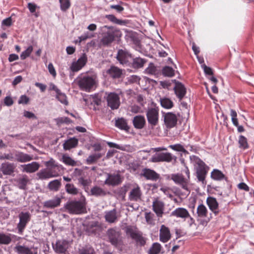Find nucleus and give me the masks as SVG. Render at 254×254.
Instances as JSON below:
<instances>
[{
  "instance_id": "obj_46",
  "label": "nucleus",
  "mask_w": 254,
  "mask_h": 254,
  "mask_svg": "<svg viewBox=\"0 0 254 254\" xmlns=\"http://www.w3.org/2000/svg\"><path fill=\"white\" fill-rule=\"evenodd\" d=\"M60 9L62 11L65 12L68 10L70 6V0H59Z\"/></svg>"
},
{
  "instance_id": "obj_52",
  "label": "nucleus",
  "mask_w": 254,
  "mask_h": 254,
  "mask_svg": "<svg viewBox=\"0 0 254 254\" xmlns=\"http://www.w3.org/2000/svg\"><path fill=\"white\" fill-rule=\"evenodd\" d=\"M169 147L177 151L182 152L184 153H188V151L185 149L184 146L180 144L170 145H169Z\"/></svg>"
},
{
  "instance_id": "obj_51",
  "label": "nucleus",
  "mask_w": 254,
  "mask_h": 254,
  "mask_svg": "<svg viewBox=\"0 0 254 254\" xmlns=\"http://www.w3.org/2000/svg\"><path fill=\"white\" fill-rule=\"evenodd\" d=\"M33 50V48L32 46H29L24 51L22 52L21 54V59L23 60L28 57L32 52Z\"/></svg>"
},
{
  "instance_id": "obj_6",
  "label": "nucleus",
  "mask_w": 254,
  "mask_h": 254,
  "mask_svg": "<svg viewBox=\"0 0 254 254\" xmlns=\"http://www.w3.org/2000/svg\"><path fill=\"white\" fill-rule=\"evenodd\" d=\"M19 221L17 225L18 233L22 234L27 224L30 221L31 214L29 212H21L18 215Z\"/></svg>"
},
{
  "instance_id": "obj_42",
  "label": "nucleus",
  "mask_w": 254,
  "mask_h": 254,
  "mask_svg": "<svg viewBox=\"0 0 254 254\" xmlns=\"http://www.w3.org/2000/svg\"><path fill=\"white\" fill-rule=\"evenodd\" d=\"M66 191L72 195H76L79 193L78 189L72 184H66L65 186Z\"/></svg>"
},
{
  "instance_id": "obj_21",
  "label": "nucleus",
  "mask_w": 254,
  "mask_h": 254,
  "mask_svg": "<svg viewBox=\"0 0 254 254\" xmlns=\"http://www.w3.org/2000/svg\"><path fill=\"white\" fill-rule=\"evenodd\" d=\"M15 161L20 163L30 162L33 159V156L19 151H14Z\"/></svg>"
},
{
  "instance_id": "obj_11",
  "label": "nucleus",
  "mask_w": 254,
  "mask_h": 254,
  "mask_svg": "<svg viewBox=\"0 0 254 254\" xmlns=\"http://www.w3.org/2000/svg\"><path fill=\"white\" fill-rule=\"evenodd\" d=\"M14 250L17 254H37V249L34 247H28L17 244L14 247Z\"/></svg>"
},
{
  "instance_id": "obj_34",
  "label": "nucleus",
  "mask_w": 254,
  "mask_h": 254,
  "mask_svg": "<svg viewBox=\"0 0 254 254\" xmlns=\"http://www.w3.org/2000/svg\"><path fill=\"white\" fill-rule=\"evenodd\" d=\"M159 101L161 107L164 109H170L174 106L173 102L169 98H160Z\"/></svg>"
},
{
  "instance_id": "obj_45",
  "label": "nucleus",
  "mask_w": 254,
  "mask_h": 254,
  "mask_svg": "<svg viewBox=\"0 0 254 254\" xmlns=\"http://www.w3.org/2000/svg\"><path fill=\"white\" fill-rule=\"evenodd\" d=\"M211 177L214 180L219 181L224 178V175L220 171L214 169L211 173Z\"/></svg>"
},
{
  "instance_id": "obj_19",
  "label": "nucleus",
  "mask_w": 254,
  "mask_h": 254,
  "mask_svg": "<svg viewBox=\"0 0 254 254\" xmlns=\"http://www.w3.org/2000/svg\"><path fill=\"white\" fill-rule=\"evenodd\" d=\"M164 203L158 199L154 200L152 203L153 210L158 217H161L164 213Z\"/></svg>"
},
{
  "instance_id": "obj_61",
  "label": "nucleus",
  "mask_w": 254,
  "mask_h": 254,
  "mask_svg": "<svg viewBox=\"0 0 254 254\" xmlns=\"http://www.w3.org/2000/svg\"><path fill=\"white\" fill-rule=\"evenodd\" d=\"M201 67L203 69L204 73L208 75H212L213 72L212 69L206 66L205 64H201Z\"/></svg>"
},
{
  "instance_id": "obj_12",
  "label": "nucleus",
  "mask_w": 254,
  "mask_h": 254,
  "mask_svg": "<svg viewBox=\"0 0 254 254\" xmlns=\"http://www.w3.org/2000/svg\"><path fill=\"white\" fill-rule=\"evenodd\" d=\"M206 202L210 210L215 216L218 215L220 212V209L216 199L213 197L209 196L207 198Z\"/></svg>"
},
{
  "instance_id": "obj_18",
  "label": "nucleus",
  "mask_w": 254,
  "mask_h": 254,
  "mask_svg": "<svg viewBox=\"0 0 254 254\" xmlns=\"http://www.w3.org/2000/svg\"><path fill=\"white\" fill-rule=\"evenodd\" d=\"M170 216L186 220L190 216L188 210L183 207H178L171 212Z\"/></svg>"
},
{
  "instance_id": "obj_24",
  "label": "nucleus",
  "mask_w": 254,
  "mask_h": 254,
  "mask_svg": "<svg viewBox=\"0 0 254 254\" xmlns=\"http://www.w3.org/2000/svg\"><path fill=\"white\" fill-rule=\"evenodd\" d=\"M104 217L107 222L109 223H116L118 219L119 215L116 209L105 212Z\"/></svg>"
},
{
  "instance_id": "obj_55",
  "label": "nucleus",
  "mask_w": 254,
  "mask_h": 254,
  "mask_svg": "<svg viewBox=\"0 0 254 254\" xmlns=\"http://www.w3.org/2000/svg\"><path fill=\"white\" fill-rule=\"evenodd\" d=\"M153 217L154 214L151 212L145 213V218L148 224H154Z\"/></svg>"
},
{
  "instance_id": "obj_50",
  "label": "nucleus",
  "mask_w": 254,
  "mask_h": 254,
  "mask_svg": "<svg viewBox=\"0 0 254 254\" xmlns=\"http://www.w3.org/2000/svg\"><path fill=\"white\" fill-rule=\"evenodd\" d=\"M56 98L61 103L65 105L68 104V102L65 94L61 92V91L57 94Z\"/></svg>"
},
{
  "instance_id": "obj_14",
  "label": "nucleus",
  "mask_w": 254,
  "mask_h": 254,
  "mask_svg": "<svg viewBox=\"0 0 254 254\" xmlns=\"http://www.w3.org/2000/svg\"><path fill=\"white\" fill-rule=\"evenodd\" d=\"M40 167V164L37 162H32L30 163L21 165L22 172L26 173H33L38 171Z\"/></svg>"
},
{
  "instance_id": "obj_29",
  "label": "nucleus",
  "mask_w": 254,
  "mask_h": 254,
  "mask_svg": "<svg viewBox=\"0 0 254 254\" xmlns=\"http://www.w3.org/2000/svg\"><path fill=\"white\" fill-rule=\"evenodd\" d=\"M132 123L135 128L142 129L145 125L146 121L144 116L137 115L133 118Z\"/></svg>"
},
{
  "instance_id": "obj_44",
  "label": "nucleus",
  "mask_w": 254,
  "mask_h": 254,
  "mask_svg": "<svg viewBox=\"0 0 254 254\" xmlns=\"http://www.w3.org/2000/svg\"><path fill=\"white\" fill-rule=\"evenodd\" d=\"M62 161L66 165L74 166L76 165V162L70 157L66 154H64L62 156Z\"/></svg>"
},
{
  "instance_id": "obj_5",
  "label": "nucleus",
  "mask_w": 254,
  "mask_h": 254,
  "mask_svg": "<svg viewBox=\"0 0 254 254\" xmlns=\"http://www.w3.org/2000/svg\"><path fill=\"white\" fill-rule=\"evenodd\" d=\"M127 236H129L136 243L137 246H143L146 243V239L136 228L128 226L126 228Z\"/></svg>"
},
{
  "instance_id": "obj_58",
  "label": "nucleus",
  "mask_w": 254,
  "mask_h": 254,
  "mask_svg": "<svg viewBox=\"0 0 254 254\" xmlns=\"http://www.w3.org/2000/svg\"><path fill=\"white\" fill-rule=\"evenodd\" d=\"M1 159H7L10 161H15L14 151L7 154H4Z\"/></svg>"
},
{
  "instance_id": "obj_39",
  "label": "nucleus",
  "mask_w": 254,
  "mask_h": 254,
  "mask_svg": "<svg viewBox=\"0 0 254 254\" xmlns=\"http://www.w3.org/2000/svg\"><path fill=\"white\" fill-rule=\"evenodd\" d=\"M146 60L139 57L132 58L131 64L134 68L142 67L145 63Z\"/></svg>"
},
{
  "instance_id": "obj_15",
  "label": "nucleus",
  "mask_w": 254,
  "mask_h": 254,
  "mask_svg": "<svg viewBox=\"0 0 254 254\" xmlns=\"http://www.w3.org/2000/svg\"><path fill=\"white\" fill-rule=\"evenodd\" d=\"M163 117L165 124L168 128H172L176 125L177 117L175 114L169 112L164 113Z\"/></svg>"
},
{
  "instance_id": "obj_33",
  "label": "nucleus",
  "mask_w": 254,
  "mask_h": 254,
  "mask_svg": "<svg viewBox=\"0 0 254 254\" xmlns=\"http://www.w3.org/2000/svg\"><path fill=\"white\" fill-rule=\"evenodd\" d=\"M107 72L113 78H119L122 74V70L115 66H111Z\"/></svg>"
},
{
  "instance_id": "obj_54",
  "label": "nucleus",
  "mask_w": 254,
  "mask_h": 254,
  "mask_svg": "<svg viewBox=\"0 0 254 254\" xmlns=\"http://www.w3.org/2000/svg\"><path fill=\"white\" fill-rule=\"evenodd\" d=\"M78 182L85 189L86 187H88L91 181L89 179H84L83 177H80L78 179Z\"/></svg>"
},
{
  "instance_id": "obj_41",
  "label": "nucleus",
  "mask_w": 254,
  "mask_h": 254,
  "mask_svg": "<svg viewBox=\"0 0 254 254\" xmlns=\"http://www.w3.org/2000/svg\"><path fill=\"white\" fill-rule=\"evenodd\" d=\"M115 126L121 129L127 130L129 129L126 121L122 118L116 121Z\"/></svg>"
},
{
  "instance_id": "obj_8",
  "label": "nucleus",
  "mask_w": 254,
  "mask_h": 254,
  "mask_svg": "<svg viewBox=\"0 0 254 254\" xmlns=\"http://www.w3.org/2000/svg\"><path fill=\"white\" fill-rule=\"evenodd\" d=\"M176 157L169 152L156 153L151 158L152 162H171L173 160H175Z\"/></svg>"
},
{
  "instance_id": "obj_4",
  "label": "nucleus",
  "mask_w": 254,
  "mask_h": 254,
  "mask_svg": "<svg viewBox=\"0 0 254 254\" xmlns=\"http://www.w3.org/2000/svg\"><path fill=\"white\" fill-rule=\"evenodd\" d=\"M105 29L102 34L101 39V44L104 46H108L115 39L116 37H120L121 32L118 28L108 26H104Z\"/></svg>"
},
{
  "instance_id": "obj_30",
  "label": "nucleus",
  "mask_w": 254,
  "mask_h": 254,
  "mask_svg": "<svg viewBox=\"0 0 254 254\" xmlns=\"http://www.w3.org/2000/svg\"><path fill=\"white\" fill-rule=\"evenodd\" d=\"M142 175L147 180L156 181L159 178V175L154 171L149 169H144L142 171Z\"/></svg>"
},
{
  "instance_id": "obj_35",
  "label": "nucleus",
  "mask_w": 254,
  "mask_h": 254,
  "mask_svg": "<svg viewBox=\"0 0 254 254\" xmlns=\"http://www.w3.org/2000/svg\"><path fill=\"white\" fill-rule=\"evenodd\" d=\"M106 194L105 190L98 186H95L90 190V195L96 197L104 196Z\"/></svg>"
},
{
  "instance_id": "obj_48",
  "label": "nucleus",
  "mask_w": 254,
  "mask_h": 254,
  "mask_svg": "<svg viewBox=\"0 0 254 254\" xmlns=\"http://www.w3.org/2000/svg\"><path fill=\"white\" fill-rule=\"evenodd\" d=\"M60 167V166L58 165V166L47 168L52 178L57 177L59 176Z\"/></svg>"
},
{
  "instance_id": "obj_49",
  "label": "nucleus",
  "mask_w": 254,
  "mask_h": 254,
  "mask_svg": "<svg viewBox=\"0 0 254 254\" xmlns=\"http://www.w3.org/2000/svg\"><path fill=\"white\" fill-rule=\"evenodd\" d=\"M162 73L164 76L172 77L174 75V70L172 67L166 66L163 68Z\"/></svg>"
},
{
  "instance_id": "obj_36",
  "label": "nucleus",
  "mask_w": 254,
  "mask_h": 254,
  "mask_svg": "<svg viewBox=\"0 0 254 254\" xmlns=\"http://www.w3.org/2000/svg\"><path fill=\"white\" fill-rule=\"evenodd\" d=\"M162 250H163V248L160 244L159 243H154L149 249L148 254H159L160 253H163V252H161Z\"/></svg>"
},
{
  "instance_id": "obj_47",
  "label": "nucleus",
  "mask_w": 254,
  "mask_h": 254,
  "mask_svg": "<svg viewBox=\"0 0 254 254\" xmlns=\"http://www.w3.org/2000/svg\"><path fill=\"white\" fill-rule=\"evenodd\" d=\"M10 234L6 235L3 233H0V244L8 245L11 241Z\"/></svg>"
},
{
  "instance_id": "obj_27",
  "label": "nucleus",
  "mask_w": 254,
  "mask_h": 254,
  "mask_svg": "<svg viewBox=\"0 0 254 254\" xmlns=\"http://www.w3.org/2000/svg\"><path fill=\"white\" fill-rule=\"evenodd\" d=\"M121 182L120 176L119 174H107L105 184L110 186H116Z\"/></svg>"
},
{
  "instance_id": "obj_59",
  "label": "nucleus",
  "mask_w": 254,
  "mask_h": 254,
  "mask_svg": "<svg viewBox=\"0 0 254 254\" xmlns=\"http://www.w3.org/2000/svg\"><path fill=\"white\" fill-rule=\"evenodd\" d=\"M27 7L29 9L30 12L32 13L35 12L36 9L39 8L37 4L32 2L28 3Z\"/></svg>"
},
{
  "instance_id": "obj_60",
  "label": "nucleus",
  "mask_w": 254,
  "mask_h": 254,
  "mask_svg": "<svg viewBox=\"0 0 254 254\" xmlns=\"http://www.w3.org/2000/svg\"><path fill=\"white\" fill-rule=\"evenodd\" d=\"M80 254H94V251L92 248H87L81 250Z\"/></svg>"
},
{
  "instance_id": "obj_63",
  "label": "nucleus",
  "mask_w": 254,
  "mask_h": 254,
  "mask_svg": "<svg viewBox=\"0 0 254 254\" xmlns=\"http://www.w3.org/2000/svg\"><path fill=\"white\" fill-rule=\"evenodd\" d=\"M140 78L136 75H133L128 77V81L130 83H137L139 81Z\"/></svg>"
},
{
  "instance_id": "obj_38",
  "label": "nucleus",
  "mask_w": 254,
  "mask_h": 254,
  "mask_svg": "<svg viewBox=\"0 0 254 254\" xmlns=\"http://www.w3.org/2000/svg\"><path fill=\"white\" fill-rule=\"evenodd\" d=\"M61 180H54L48 184V189L52 191H57L61 187Z\"/></svg>"
},
{
  "instance_id": "obj_37",
  "label": "nucleus",
  "mask_w": 254,
  "mask_h": 254,
  "mask_svg": "<svg viewBox=\"0 0 254 254\" xmlns=\"http://www.w3.org/2000/svg\"><path fill=\"white\" fill-rule=\"evenodd\" d=\"M36 176L38 179L41 180H47L52 178L47 168L41 170L36 174Z\"/></svg>"
},
{
  "instance_id": "obj_40",
  "label": "nucleus",
  "mask_w": 254,
  "mask_h": 254,
  "mask_svg": "<svg viewBox=\"0 0 254 254\" xmlns=\"http://www.w3.org/2000/svg\"><path fill=\"white\" fill-rule=\"evenodd\" d=\"M197 214L200 218L206 217L208 214L207 208L203 204H199L197 208Z\"/></svg>"
},
{
  "instance_id": "obj_3",
  "label": "nucleus",
  "mask_w": 254,
  "mask_h": 254,
  "mask_svg": "<svg viewBox=\"0 0 254 254\" xmlns=\"http://www.w3.org/2000/svg\"><path fill=\"white\" fill-rule=\"evenodd\" d=\"M65 208L70 214H79L84 213L86 210V199L81 195L78 200L69 201L64 205Z\"/></svg>"
},
{
  "instance_id": "obj_16",
  "label": "nucleus",
  "mask_w": 254,
  "mask_h": 254,
  "mask_svg": "<svg viewBox=\"0 0 254 254\" xmlns=\"http://www.w3.org/2000/svg\"><path fill=\"white\" fill-rule=\"evenodd\" d=\"M87 62V58L85 54H83L76 62L72 63L70 66V69L72 72H77L83 67Z\"/></svg>"
},
{
  "instance_id": "obj_7",
  "label": "nucleus",
  "mask_w": 254,
  "mask_h": 254,
  "mask_svg": "<svg viewBox=\"0 0 254 254\" xmlns=\"http://www.w3.org/2000/svg\"><path fill=\"white\" fill-rule=\"evenodd\" d=\"M147 121L151 126L157 125L159 121V109L157 107L149 108L146 112Z\"/></svg>"
},
{
  "instance_id": "obj_62",
  "label": "nucleus",
  "mask_w": 254,
  "mask_h": 254,
  "mask_svg": "<svg viewBox=\"0 0 254 254\" xmlns=\"http://www.w3.org/2000/svg\"><path fill=\"white\" fill-rule=\"evenodd\" d=\"M29 99L26 95H21L18 100L19 104H26L29 102Z\"/></svg>"
},
{
  "instance_id": "obj_43",
  "label": "nucleus",
  "mask_w": 254,
  "mask_h": 254,
  "mask_svg": "<svg viewBox=\"0 0 254 254\" xmlns=\"http://www.w3.org/2000/svg\"><path fill=\"white\" fill-rule=\"evenodd\" d=\"M102 156L101 153H95L89 155L86 159V161L87 164H92L95 163Z\"/></svg>"
},
{
  "instance_id": "obj_9",
  "label": "nucleus",
  "mask_w": 254,
  "mask_h": 254,
  "mask_svg": "<svg viewBox=\"0 0 254 254\" xmlns=\"http://www.w3.org/2000/svg\"><path fill=\"white\" fill-rule=\"evenodd\" d=\"M117 59L120 63L123 65H128L132 62V57L127 51L119 50L118 52Z\"/></svg>"
},
{
  "instance_id": "obj_13",
  "label": "nucleus",
  "mask_w": 254,
  "mask_h": 254,
  "mask_svg": "<svg viewBox=\"0 0 254 254\" xmlns=\"http://www.w3.org/2000/svg\"><path fill=\"white\" fill-rule=\"evenodd\" d=\"M171 179L176 184L180 185L184 190L190 192L188 188V179L185 178L182 175L173 174Z\"/></svg>"
},
{
  "instance_id": "obj_53",
  "label": "nucleus",
  "mask_w": 254,
  "mask_h": 254,
  "mask_svg": "<svg viewBox=\"0 0 254 254\" xmlns=\"http://www.w3.org/2000/svg\"><path fill=\"white\" fill-rule=\"evenodd\" d=\"M239 147L243 149L248 147V142L247 138L243 135H241L239 139Z\"/></svg>"
},
{
  "instance_id": "obj_17",
  "label": "nucleus",
  "mask_w": 254,
  "mask_h": 254,
  "mask_svg": "<svg viewBox=\"0 0 254 254\" xmlns=\"http://www.w3.org/2000/svg\"><path fill=\"white\" fill-rule=\"evenodd\" d=\"M55 252L59 254L64 253L68 248V242L65 240H58L55 244L52 243Z\"/></svg>"
},
{
  "instance_id": "obj_26",
  "label": "nucleus",
  "mask_w": 254,
  "mask_h": 254,
  "mask_svg": "<svg viewBox=\"0 0 254 254\" xmlns=\"http://www.w3.org/2000/svg\"><path fill=\"white\" fill-rule=\"evenodd\" d=\"M174 89L175 94L179 100H182L186 94V88L185 86L181 82H177L176 83Z\"/></svg>"
},
{
  "instance_id": "obj_57",
  "label": "nucleus",
  "mask_w": 254,
  "mask_h": 254,
  "mask_svg": "<svg viewBox=\"0 0 254 254\" xmlns=\"http://www.w3.org/2000/svg\"><path fill=\"white\" fill-rule=\"evenodd\" d=\"M57 124L60 125L63 123L69 124L71 122L70 119L67 117H60L56 119Z\"/></svg>"
},
{
  "instance_id": "obj_56",
  "label": "nucleus",
  "mask_w": 254,
  "mask_h": 254,
  "mask_svg": "<svg viewBox=\"0 0 254 254\" xmlns=\"http://www.w3.org/2000/svg\"><path fill=\"white\" fill-rule=\"evenodd\" d=\"M89 226L92 229V231H95L101 228V224L98 221H92L89 224Z\"/></svg>"
},
{
  "instance_id": "obj_1",
  "label": "nucleus",
  "mask_w": 254,
  "mask_h": 254,
  "mask_svg": "<svg viewBox=\"0 0 254 254\" xmlns=\"http://www.w3.org/2000/svg\"><path fill=\"white\" fill-rule=\"evenodd\" d=\"M77 82L81 90L90 92L96 87L97 76L95 74H81L77 78Z\"/></svg>"
},
{
  "instance_id": "obj_25",
  "label": "nucleus",
  "mask_w": 254,
  "mask_h": 254,
  "mask_svg": "<svg viewBox=\"0 0 254 254\" xmlns=\"http://www.w3.org/2000/svg\"><path fill=\"white\" fill-rule=\"evenodd\" d=\"M61 197L58 196H56L53 199L44 201L43 202V206L46 208L53 209L59 206L61 203Z\"/></svg>"
},
{
  "instance_id": "obj_28",
  "label": "nucleus",
  "mask_w": 254,
  "mask_h": 254,
  "mask_svg": "<svg viewBox=\"0 0 254 254\" xmlns=\"http://www.w3.org/2000/svg\"><path fill=\"white\" fill-rule=\"evenodd\" d=\"M14 168L13 163L5 162L2 163L0 169L4 175H10L14 172Z\"/></svg>"
},
{
  "instance_id": "obj_31",
  "label": "nucleus",
  "mask_w": 254,
  "mask_h": 254,
  "mask_svg": "<svg viewBox=\"0 0 254 254\" xmlns=\"http://www.w3.org/2000/svg\"><path fill=\"white\" fill-rule=\"evenodd\" d=\"M78 144V140L74 138H70L63 144V148L65 150H68L77 146Z\"/></svg>"
},
{
  "instance_id": "obj_2",
  "label": "nucleus",
  "mask_w": 254,
  "mask_h": 254,
  "mask_svg": "<svg viewBox=\"0 0 254 254\" xmlns=\"http://www.w3.org/2000/svg\"><path fill=\"white\" fill-rule=\"evenodd\" d=\"M190 159L195 170L196 177L199 182L204 184L208 167L205 163L199 157L192 155L190 156Z\"/></svg>"
},
{
  "instance_id": "obj_22",
  "label": "nucleus",
  "mask_w": 254,
  "mask_h": 254,
  "mask_svg": "<svg viewBox=\"0 0 254 254\" xmlns=\"http://www.w3.org/2000/svg\"><path fill=\"white\" fill-rule=\"evenodd\" d=\"M171 235L169 229L164 225L161 226L159 231V240L164 243L167 242L170 240Z\"/></svg>"
},
{
  "instance_id": "obj_20",
  "label": "nucleus",
  "mask_w": 254,
  "mask_h": 254,
  "mask_svg": "<svg viewBox=\"0 0 254 254\" xmlns=\"http://www.w3.org/2000/svg\"><path fill=\"white\" fill-rule=\"evenodd\" d=\"M108 235L110 242L114 246H118L120 242V234L114 229H110L108 231Z\"/></svg>"
},
{
  "instance_id": "obj_32",
  "label": "nucleus",
  "mask_w": 254,
  "mask_h": 254,
  "mask_svg": "<svg viewBox=\"0 0 254 254\" xmlns=\"http://www.w3.org/2000/svg\"><path fill=\"white\" fill-rule=\"evenodd\" d=\"M29 179L27 175H22L17 180L18 187L21 190H26V186L29 182Z\"/></svg>"
},
{
  "instance_id": "obj_64",
  "label": "nucleus",
  "mask_w": 254,
  "mask_h": 254,
  "mask_svg": "<svg viewBox=\"0 0 254 254\" xmlns=\"http://www.w3.org/2000/svg\"><path fill=\"white\" fill-rule=\"evenodd\" d=\"M160 190H161L165 195L171 198L173 197V195L170 192V190L169 188L167 187H162L160 189Z\"/></svg>"
},
{
  "instance_id": "obj_23",
  "label": "nucleus",
  "mask_w": 254,
  "mask_h": 254,
  "mask_svg": "<svg viewBox=\"0 0 254 254\" xmlns=\"http://www.w3.org/2000/svg\"><path fill=\"white\" fill-rule=\"evenodd\" d=\"M142 192L140 187L137 185L130 190L128 195L130 201H138L141 199Z\"/></svg>"
},
{
  "instance_id": "obj_10",
  "label": "nucleus",
  "mask_w": 254,
  "mask_h": 254,
  "mask_svg": "<svg viewBox=\"0 0 254 254\" xmlns=\"http://www.w3.org/2000/svg\"><path fill=\"white\" fill-rule=\"evenodd\" d=\"M108 106L112 110H115L119 108L120 105V100L119 95L115 93L111 92L107 96Z\"/></svg>"
}]
</instances>
